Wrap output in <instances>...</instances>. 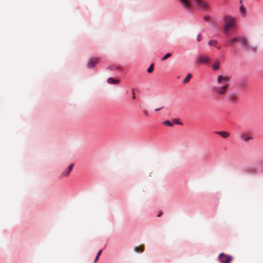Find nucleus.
I'll list each match as a JSON object with an SVG mask.
<instances>
[{
  "label": "nucleus",
  "instance_id": "nucleus-1",
  "mask_svg": "<svg viewBox=\"0 0 263 263\" xmlns=\"http://www.w3.org/2000/svg\"><path fill=\"white\" fill-rule=\"evenodd\" d=\"M181 5L186 9L190 10L192 3L198 7V8L203 11H206L209 9V5L204 0H179Z\"/></svg>",
  "mask_w": 263,
  "mask_h": 263
},
{
  "label": "nucleus",
  "instance_id": "nucleus-2",
  "mask_svg": "<svg viewBox=\"0 0 263 263\" xmlns=\"http://www.w3.org/2000/svg\"><path fill=\"white\" fill-rule=\"evenodd\" d=\"M238 43H239L244 49H248L250 47L248 39L244 36H238L228 40L226 43V46L227 47H230L232 45H235Z\"/></svg>",
  "mask_w": 263,
  "mask_h": 263
},
{
  "label": "nucleus",
  "instance_id": "nucleus-3",
  "mask_svg": "<svg viewBox=\"0 0 263 263\" xmlns=\"http://www.w3.org/2000/svg\"><path fill=\"white\" fill-rule=\"evenodd\" d=\"M232 256L226 255L224 253H221L218 256L219 261L221 263H230L232 260Z\"/></svg>",
  "mask_w": 263,
  "mask_h": 263
},
{
  "label": "nucleus",
  "instance_id": "nucleus-4",
  "mask_svg": "<svg viewBox=\"0 0 263 263\" xmlns=\"http://www.w3.org/2000/svg\"><path fill=\"white\" fill-rule=\"evenodd\" d=\"M226 98L229 103L231 104H236L237 103L238 97L235 92H233L229 93L226 96Z\"/></svg>",
  "mask_w": 263,
  "mask_h": 263
},
{
  "label": "nucleus",
  "instance_id": "nucleus-5",
  "mask_svg": "<svg viewBox=\"0 0 263 263\" xmlns=\"http://www.w3.org/2000/svg\"><path fill=\"white\" fill-rule=\"evenodd\" d=\"M235 18L233 17H230L228 21L226 23L224 27V33L226 35H228V29L234 25Z\"/></svg>",
  "mask_w": 263,
  "mask_h": 263
},
{
  "label": "nucleus",
  "instance_id": "nucleus-6",
  "mask_svg": "<svg viewBox=\"0 0 263 263\" xmlns=\"http://www.w3.org/2000/svg\"><path fill=\"white\" fill-rule=\"evenodd\" d=\"M99 61V58L98 57H92L89 59L87 64V67L88 69H92L94 68L96 66V64Z\"/></svg>",
  "mask_w": 263,
  "mask_h": 263
},
{
  "label": "nucleus",
  "instance_id": "nucleus-7",
  "mask_svg": "<svg viewBox=\"0 0 263 263\" xmlns=\"http://www.w3.org/2000/svg\"><path fill=\"white\" fill-rule=\"evenodd\" d=\"M73 165L74 164L71 163L68 166V167L66 169L63 170L60 175V178L68 176L69 175L71 171H72Z\"/></svg>",
  "mask_w": 263,
  "mask_h": 263
},
{
  "label": "nucleus",
  "instance_id": "nucleus-8",
  "mask_svg": "<svg viewBox=\"0 0 263 263\" xmlns=\"http://www.w3.org/2000/svg\"><path fill=\"white\" fill-rule=\"evenodd\" d=\"M210 61V59L205 55H199L198 56V62L201 64H206Z\"/></svg>",
  "mask_w": 263,
  "mask_h": 263
},
{
  "label": "nucleus",
  "instance_id": "nucleus-9",
  "mask_svg": "<svg viewBox=\"0 0 263 263\" xmlns=\"http://www.w3.org/2000/svg\"><path fill=\"white\" fill-rule=\"evenodd\" d=\"M239 10L241 16L242 17H245L247 15L246 7L243 5H241L239 8Z\"/></svg>",
  "mask_w": 263,
  "mask_h": 263
},
{
  "label": "nucleus",
  "instance_id": "nucleus-10",
  "mask_svg": "<svg viewBox=\"0 0 263 263\" xmlns=\"http://www.w3.org/2000/svg\"><path fill=\"white\" fill-rule=\"evenodd\" d=\"M227 86L224 84L217 88V92L219 95L223 94L226 91Z\"/></svg>",
  "mask_w": 263,
  "mask_h": 263
},
{
  "label": "nucleus",
  "instance_id": "nucleus-11",
  "mask_svg": "<svg viewBox=\"0 0 263 263\" xmlns=\"http://www.w3.org/2000/svg\"><path fill=\"white\" fill-rule=\"evenodd\" d=\"M215 133L216 134H218V135L221 136L223 138H227L229 136V134L226 132L217 131V132H215Z\"/></svg>",
  "mask_w": 263,
  "mask_h": 263
},
{
  "label": "nucleus",
  "instance_id": "nucleus-12",
  "mask_svg": "<svg viewBox=\"0 0 263 263\" xmlns=\"http://www.w3.org/2000/svg\"><path fill=\"white\" fill-rule=\"evenodd\" d=\"M107 82L108 84L116 85L119 83V81L115 80L112 77H109L107 79Z\"/></svg>",
  "mask_w": 263,
  "mask_h": 263
},
{
  "label": "nucleus",
  "instance_id": "nucleus-13",
  "mask_svg": "<svg viewBox=\"0 0 263 263\" xmlns=\"http://www.w3.org/2000/svg\"><path fill=\"white\" fill-rule=\"evenodd\" d=\"M240 138L245 142H248L252 139V137L250 136H248L242 134L240 135Z\"/></svg>",
  "mask_w": 263,
  "mask_h": 263
},
{
  "label": "nucleus",
  "instance_id": "nucleus-14",
  "mask_svg": "<svg viewBox=\"0 0 263 263\" xmlns=\"http://www.w3.org/2000/svg\"><path fill=\"white\" fill-rule=\"evenodd\" d=\"M191 77H192V74L191 73L187 74V76H186V77L183 79V83H186L187 82H188L189 81L190 78H191Z\"/></svg>",
  "mask_w": 263,
  "mask_h": 263
},
{
  "label": "nucleus",
  "instance_id": "nucleus-15",
  "mask_svg": "<svg viewBox=\"0 0 263 263\" xmlns=\"http://www.w3.org/2000/svg\"><path fill=\"white\" fill-rule=\"evenodd\" d=\"M144 250L143 246H140L134 248V251L136 252H143Z\"/></svg>",
  "mask_w": 263,
  "mask_h": 263
},
{
  "label": "nucleus",
  "instance_id": "nucleus-16",
  "mask_svg": "<svg viewBox=\"0 0 263 263\" xmlns=\"http://www.w3.org/2000/svg\"><path fill=\"white\" fill-rule=\"evenodd\" d=\"M107 69H109L110 70H118L120 69V68L118 66H110L106 68Z\"/></svg>",
  "mask_w": 263,
  "mask_h": 263
},
{
  "label": "nucleus",
  "instance_id": "nucleus-17",
  "mask_svg": "<svg viewBox=\"0 0 263 263\" xmlns=\"http://www.w3.org/2000/svg\"><path fill=\"white\" fill-rule=\"evenodd\" d=\"M217 43V41L215 40H210L208 42V44L210 46H212V45L215 46Z\"/></svg>",
  "mask_w": 263,
  "mask_h": 263
},
{
  "label": "nucleus",
  "instance_id": "nucleus-18",
  "mask_svg": "<svg viewBox=\"0 0 263 263\" xmlns=\"http://www.w3.org/2000/svg\"><path fill=\"white\" fill-rule=\"evenodd\" d=\"M173 121L178 124V125H182V122L180 121L178 118H174L173 119Z\"/></svg>",
  "mask_w": 263,
  "mask_h": 263
},
{
  "label": "nucleus",
  "instance_id": "nucleus-19",
  "mask_svg": "<svg viewBox=\"0 0 263 263\" xmlns=\"http://www.w3.org/2000/svg\"><path fill=\"white\" fill-rule=\"evenodd\" d=\"M163 124H165V125H166L167 126H173V123L172 122H171L169 120H166V121H164L163 122Z\"/></svg>",
  "mask_w": 263,
  "mask_h": 263
},
{
  "label": "nucleus",
  "instance_id": "nucleus-20",
  "mask_svg": "<svg viewBox=\"0 0 263 263\" xmlns=\"http://www.w3.org/2000/svg\"><path fill=\"white\" fill-rule=\"evenodd\" d=\"M154 70V64H151L149 67L147 69V71L148 73L152 72Z\"/></svg>",
  "mask_w": 263,
  "mask_h": 263
},
{
  "label": "nucleus",
  "instance_id": "nucleus-21",
  "mask_svg": "<svg viewBox=\"0 0 263 263\" xmlns=\"http://www.w3.org/2000/svg\"><path fill=\"white\" fill-rule=\"evenodd\" d=\"M172 54L171 53H167L162 59L161 61H163L165 60L166 59H168L171 56Z\"/></svg>",
  "mask_w": 263,
  "mask_h": 263
},
{
  "label": "nucleus",
  "instance_id": "nucleus-22",
  "mask_svg": "<svg viewBox=\"0 0 263 263\" xmlns=\"http://www.w3.org/2000/svg\"><path fill=\"white\" fill-rule=\"evenodd\" d=\"M101 253V250H99L98 251V252L97 253V255L95 258V260H94L95 263L97 261V260H98V258H99Z\"/></svg>",
  "mask_w": 263,
  "mask_h": 263
},
{
  "label": "nucleus",
  "instance_id": "nucleus-23",
  "mask_svg": "<svg viewBox=\"0 0 263 263\" xmlns=\"http://www.w3.org/2000/svg\"><path fill=\"white\" fill-rule=\"evenodd\" d=\"M223 79H224V78H223V77L222 76H219L217 78V81L218 83H220V82L221 81L223 80Z\"/></svg>",
  "mask_w": 263,
  "mask_h": 263
},
{
  "label": "nucleus",
  "instance_id": "nucleus-24",
  "mask_svg": "<svg viewBox=\"0 0 263 263\" xmlns=\"http://www.w3.org/2000/svg\"><path fill=\"white\" fill-rule=\"evenodd\" d=\"M213 68L214 70H218L219 68V63L214 65Z\"/></svg>",
  "mask_w": 263,
  "mask_h": 263
},
{
  "label": "nucleus",
  "instance_id": "nucleus-25",
  "mask_svg": "<svg viewBox=\"0 0 263 263\" xmlns=\"http://www.w3.org/2000/svg\"><path fill=\"white\" fill-rule=\"evenodd\" d=\"M201 33H199L198 35H197V41L199 42L201 41Z\"/></svg>",
  "mask_w": 263,
  "mask_h": 263
},
{
  "label": "nucleus",
  "instance_id": "nucleus-26",
  "mask_svg": "<svg viewBox=\"0 0 263 263\" xmlns=\"http://www.w3.org/2000/svg\"><path fill=\"white\" fill-rule=\"evenodd\" d=\"M163 106H162V107H160V108H155V110L156 111H159V110H161V109H163Z\"/></svg>",
  "mask_w": 263,
  "mask_h": 263
},
{
  "label": "nucleus",
  "instance_id": "nucleus-27",
  "mask_svg": "<svg viewBox=\"0 0 263 263\" xmlns=\"http://www.w3.org/2000/svg\"><path fill=\"white\" fill-rule=\"evenodd\" d=\"M134 89H133L132 90V93H133L132 98H133V99H135V93H134Z\"/></svg>",
  "mask_w": 263,
  "mask_h": 263
},
{
  "label": "nucleus",
  "instance_id": "nucleus-28",
  "mask_svg": "<svg viewBox=\"0 0 263 263\" xmlns=\"http://www.w3.org/2000/svg\"><path fill=\"white\" fill-rule=\"evenodd\" d=\"M162 214V212H160L157 215V217H160Z\"/></svg>",
  "mask_w": 263,
  "mask_h": 263
},
{
  "label": "nucleus",
  "instance_id": "nucleus-29",
  "mask_svg": "<svg viewBox=\"0 0 263 263\" xmlns=\"http://www.w3.org/2000/svg\"><path fill=\"white\" fill-rule=\"evenodd\" d=\"M216 47L218 49H220L221 48V46H216Z\"/></svg>",
  "mask_w": 263,
  "mask_h": 263
},
{
  "label": "nucleus",
  "instance_id": "nucleus-30",
  "mask_svg": "<svg viewBox=\"0 0 263 263\" xmlns=\"http://www.w3.org/2000/svg\"><path fill=\"white\" fill-rule=\"evenodd\" d=\"M223 80H224L226 82H229V81L227 79H224H224H223Z\"/></svg>",
  "mask_w": 263,
  "mask_h": 263
},
{
  "label": "nucleus",
  "instance_id": "nucleus-31",
  "mask_svg": "<svg viewBox=\"0 0 263 263\" xmlns=\"http://www.w3.org/2000/svg\"><path fill=\"white\" fill-rule=\"evenodd\" d=\"M242 1H243V0H239V3L241 4V5H242Z\"/></svg>",
  "mask_w": 263,
  "mask_h": 263
},
{
  "label": "nucleus",
  "instance_id": "nucleus-32",
  "mask_svg": "<svg viewBox=\"0 0 263 263\" xmlns=\"http://www.w3.org/2000/svg\"><path fill=\"white\" fill-rule=\"evenodd\" d=\"M226 19H227V18L226 17V18H224V21H226Z\"/></svg>",
  "mask_w": 263,
  "mask_h": 263
}]
</instances>
